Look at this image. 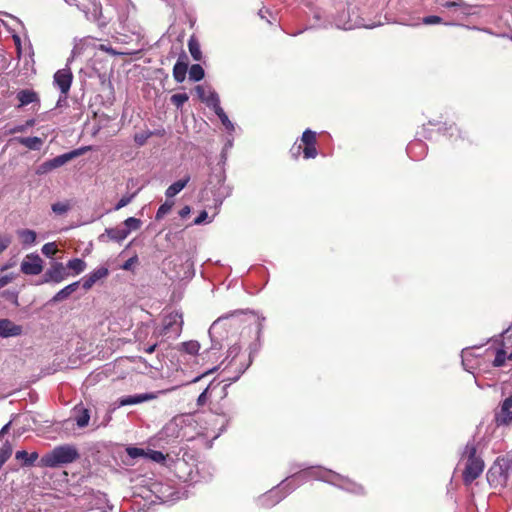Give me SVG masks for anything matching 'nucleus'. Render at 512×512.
Wrapping results in <instances>:
<instances>
[{"label": "nucleus", "instance_id": "49530a36", "mask_svg": "<svg viewBox=\"0 0 512 512\" xmlns=\"http://www.w3.org/2000/svg\"><path fill=\"white\" fill-rule=\"evenodd\" d=\"M152 135L151 132H142V133H138L134 136V140L135 142L139 145V146H142L146 143L147 139Z\"/></svg>", "mask_w": 512, "mask_h": 512}, {"label": "nucleus", "instance_id": "9d476101", "mask_svg": "<svg viewBox=\"0 0 512 512\" xmlns=\"http://www.w3.org/2000/svg\"><path fill=\"white\" fill-rule=\"evenodd\" d=\"M128 236V219L115 228H106L105 232L99 236L100 241L110 240L115 243H121Z\"/></svg>", "mask_w": 512, "mask_h": 512}, {"label": "nucleus", "instance_id": "f3484780", "mask_svg": "<svg viewBox=\"0 0 512 512\" xmlns=\"http://www.w3.org/2000/svg\"><path fill=\"white\" fill-rule=\"evenodd\" d=\"M23 332L21 325L15 324L10 319H0V337L9 338L20 336Z\"/></svg>", "mask_w": 512, "mask_h": 512}, {"label": "nucleus", "instance_id": "2f4dec72", "mask_svg": "<svg viewBox=\"0 0 512 512\" xmlns=\"http://www.w3.org/2000/svg\"><path fill=\"white\" fill-rule=\"evenodd\" d=\"M188 48L191 56L195 61H200L202 58V53L200 49V45L194 38H191L188 42Z\"/></svg>", "mask_w": 512, "mask_h": 512}, {"label": "nucleus", "instance_id": "e433bc0d", "mask_svg": "<svg viewBox=\"0 0 512 512\" xmlns=\"http://www.w3.org/2000/svg\"><path fill=\"white\" fill-rule=\"evenodd\" d=\"M189 97L186 93H177L173 94L170 98L172 104H174L177 108H181L184 103L188 101Z\"/></svg>", "mask_w": 512, "mask_h": 512}, {"label": "nucleus", "instance_id": "e2e57ef3", "mask_svg": "<svg viewBox=\"0 0 512 512\" xmlns=\"http://www.w3.org/2000/svg\"><path fill=\"white\" fill-rule=\"evenodd\" d=\"M190 212H191L190 207H189V206H184V207L179 211V216H180L181 218H186V217H188V216H189Z\"/></svg>", "mask_w": 512, "mask_h": 512}, {"label": "nucleus", "instance_id": "f704fd0d", "mask_svg": "<svg viewBox=\"0 0 512 512\" xmlns=\"http://www.w3.org/2000/svg\"><path fill=\"white\" fill-rule=\"evenodd\" d=\"M301 140L305 146L315 145L316 133L310 129H306L302 134Z\"/></svg>", "mask_w": 512, "mask_h": 512}, {"label": "nucleus", "instance_id": "3c124183", "mask_svg": "<svg viewBox=\"0 0 512 512\" xmlns=\"http://www.w3.org/2000/svg\"><path fill=\"white\" fill-rule=\"evenodd\" d=\"M150 492L151 491L149 489H147V488L142 489L141 493H137L136 491L133 490L132 494L130 495V498L136 499V497L140 496L141 498L146 499V498L150 497ZM130 502L134 503L136 501L130 499Z\"/></svg>", "mask_w": 512, "mask_h": 512}, {"label": "nucleus", "instance_id": "4468645a", "mask_svg": "<svg viewBox=\"0 0 512 512\" xmlns=\"http://www.w3.org/2000/svg\"><path fill=\"white\" fill-rule=\"evenodd\" d=\"M512 395L506 398L500 407V410L495 413V422L498 426H506L512 423Z\"/></svg>", "mask_w": 512, "mask_h": 512}, {"label": "nucleus", "instance_id": "0e129e2a", "mask_svg": "<svg viewBox=\"0 0 512 512\" xmlns=\"http://www.w3.org/2000/svg\"><path fill=\"white\" fill-rule=\"evenodd\" d=\"M128 405V396H123L118 403H114V408Z\"/></svg>", "mask_w": 512, "mask_h": 512}, {"label": "nucleus", "instance_id": "f257e3e1", "mask_svg": "<svg viewBox=\"0 0 512 512\" xmlns=\"http://www.w3.org/2000/svg\"><path fill=\"white\" fill-rule=\"evenodd\" d=\"M134 341L140 351L152 353L157 347V335L151 316L147 314V320L141 322L134 331Z\"/></svg>", "mask_w": 512, "mask_h": 512}, {"label": "nucleus", "instance_id": "6ab92c4d", "mask_svg": "<svg viewBox=\"0 0 512 512\" xmlns=\"http://www.w3.org/2000/svg\"><path fill=\"white\" fill-rule=\"evenodd\" d=\"M168 390H159L156 392H145L130 395V405L140 404L146 401L157 399L160 395L165 394Z\"/></svg>", "mask_w": 512, "mask_h": 512}, {"label": "nucleus", "instance_id": "423d86ee", "mask_svg": "<svg viewBox=\"0 0 512 512\" xmlns=\"http://www.w3.org/2000/svg\"><path fill=\"white\" fill-rule=\"evenodd\" d=\"M183 326L182 314L174 311L166 315L162 320L160 335L167 337H178Z\"/></svg>", "mask_w": 512, "mask_h": 512}, {"label": "nucleus", "instance_id": "680f3d73", "mask_svg": "<svg viewBox=\"0 0 512 512\" xmlns=\"http://www.w3.org/2000/svg\"><path fill=\"white\" fill-rule=\"evenodd\" d=\"M12 279L13 278L11 276H8V275L0 277V288L4 287L8 283H10L12 281Z\"/></svg>", "mask_w": 512, "mask_h": 512}, {"label": "nucleus", "instance_id": "603ef678", "mask_svg": "<svg viewBox=\"0 0 512 512\" xmlns=\"http://www.w3.org/2000/svg\"><path fill=\"white\" fill-rule=\"evenodd\" d=\"M126 359L125 358H120V359H117L114 363V369L119 372V378H124L125 376L122 374V372L120 371L123 367H125V364H126Z\"/></svg>", "mask_w": 512, "mask_h": 512}, {"label": "nucleus", "instance_id": "ea45409f", "mask_svg": "<svg viewBox=\"0 0 512 512\" xmlns=\"http://www.w3.org/2000/svg\"><path fill=\"white\" fill-rule=\"evenodd\" d=\"M41 251L46 257H52L57 252V246L54 242H49L43 245Z\"/></svg>", "mask_w": 512, "mask_h": 512}, {"label": "nucleus", "instance_id": "58836bf2", "mask_svg": "<svg viewBox=\"0 0 512 512\" xmlns=\"http://www.w3.org/2000/svg\"><path fill=\"white\" fill-rule=\"evenodd\" d=\"M183 348L188 354H197L200 349V344L197 341H188L183 343Z\"/></svg>", "mask_w": 512, "mask_h": 512}, {"label": "nucleus", "instance_id": "f8f14e48", "mask_svg": "<svg viewBox=\"0 0 512 512\" xmlns=\"http://www.w3.org/2000/svg\"><path fill=\"white\" fill-rule=\"evenodd\" d=\"M484 470V462L480 459L468 460L463 472V480L465 484H471L477 479Z\"/></svg>", "mask_w": 512, "mask_h": 512}, {"label": "nucleus", "instance_id": "4d7b16f0", "mask_svg": "<svg viewBox=\"0 0 512 512\" xmlns=\"http://www.w3.org/2000/svg\"><path fill=\"white\" fill-rule=\"evenodd\" d=\"M238 378H239V375H238V376H236V377H234V378H232V379H229V380H228L229 382H228L227 384H225V385L221 388V389H222V396H221V398H225V397L227 396V394H228V391H227L228 387L231 385V383H232V382L237 381V380H238Z\"/></svg>", "mask_w": 512, "mask_h": 512}, {"label": "nucleus", "instance_id": "5fc2aeb1", "mask_svg": "<svg viewBox=\"0 0 512 512\" xmlns=\"http://www.w3.org/2000/svg\"><path fill=\"white\" fill-rule=\"evenodd\" d=\"M207 218H208V213H207L205 210H203V211H201V212H200V214H199V215L194 219L193 223H194L195 225H201V224H203V223L206 221V219H207Z\"/></svg>", "mask_w": 512, "mask_h": 512}, {"label": "nucleus", "instance_id": "39448f33", "mask_svg": "<svg viewBox=\"0 0 512 512\" xmlns=\"http://www.w3.org/2000/svg\"><path fill=\"white\" fill-rule=\"evenodd\" d=\"M440 7L449 10L458 19H464L476 14V6L466 3L464 0H437Z\"/></svg>", "mask_w": 512, "mask_h": 512}, {"label": "nucleus", "instance_id": "338daca9", "mask_svg": "<svg viewBox=\"0 0 512 512\" xmlns=\"http://www.w3.org/2000/svg\"><path fill=\"white\" fill-rule=\"evenodd\" d=\"M336 25H337V27L342 28L344 30H350L353 28L352 24H348V23L341 24L339 21L336 22Z\"/></svg>", "mask_w": 512, "mask_h": 512}, {"label": "nucleus", "instance_id": "a18cd8bd", "mask_svg": "<svg viewBox=\"0 0 512 512\" xmlns=\"http://www.w3.org/2000/svg\"><path fill=\"white\" fill-rule=\"evenodd\" d=\"M11 236L8 234H0V254L5 251L11 244Z\"/></svg>", "mask_w": 512, "mask_h": 512}, {"label": "nucleus", "instance_id": "c756f323", "mask_svg": "<svg viewBox=\"0 0 512 512\" xmlns=\"http://www.w3.org/2000/svg\"><path fill=\"white\" fill-rule=\"evenodd\" d=\"M167 457H168V455H164L161 451H155V450L148 449L147 453H146V460H150L152 462L160 463L163 465H167L166 464Z\"/></svg>", "mask_w": 512, "mask_h": 512}, {"label": "nucleus", "instance_id": "8fccbe9b", "mask_svg": "<svg viewBox=\"0 0 512 512\" xmlns=\"http://www.w3.org/2000/svg\"><path fill=\"white\" fill-rule=\"evenodd\" d=\"M53 170L50 160L43 162L38 166L37 174H46Z\"/></svg>", "mask_w": 512, "mask_h": 512}, {"label": "nucleus", "instance_id": "7ed1b4c3", "mask_svg": "<svg viewBox=\"0 0 512 512\" xmlns=\"http://www.w3.org/2000/svg\"><path fill=\"white\" fill-rule=\"evenodd\" d=\"M307 474L308 472H304L301 474H295L292 477L287 478L285 481L281 483L280 487L273 488L268 493L262 495L259 498V504L265 508L274 506L286 496V493H282L284 489L290 487L292 482H303L304 480H306Z\"/></svg>", "mask_w": 512, "mask_h": 512}, {"label": "nucleus", "instance_id": "774afa93", "mask_svg": "<svg viewBox=\"0 0 512 512\" xmlns=\"http://www.w3.org/2000/svg\"><path fill=\"white\" fill-rule=\"evenodd\" d=\"M10 424H11V422L7 423L6 425H4V426L2 427V429L0 430V437H1V436H3L5 433H7V432H8L9 427H10Z\"/></svg>", "mask_w": 512, "mask_h": 512}, {"label": "nucleus", "instance_id": "7c9ffc66", "mask_svg": "<svg viewBox=\"0 0 512 512\" xmlns=\"http://www.w3.org/2000/svg\"><path fill=\"white\" fill-rule=\"evenodd\" d=\"M217 387H219V383L214 384V381L210 382V384L198 396L197 405L198 406H204L206 404L207 400H208L209 393L214 391Z\"/></svg>", "mask_w": 512, "mask_h": 512}, {"label": "nucleus", "instance_id": "37998d69", "mask_svg": "<svg viewBox=\"0 0 512 512\" xmlns=\"http://www.w3.org/2000/svg\"><path fill=\"white\" fill-rule=\"evenodd\" d=\"M147 451L142 448L130 447V459L142 457L146 459Z\"/></svg>", "mask_w": 512, "mask_h": 512}, {"label": "nucleus", "instance_id": "052dcab7", "mask_svg": "<svg viewBox=\"0 0 512 512\" xmlns=\"http://www.w3.org/2000/svg\"><path fill=\"white\" fill-rule=\"evenodd\" d=\"M126 205H128V197L127 196H123L119 202L116 204L114 210H119L121 209L122 207H125Z\"/></svg>", "mask_w": 512, "mask_h": 512}, {"label": "nucleus", "instance_id": "6e6d98bb", "mask_svg": "<svg viewBox=\"0 0 512 512\" xmlns=\"http://www.w3.org/2000/svg\"><path fill=\"white\" fill-rule=\"evenodd\" d=\"M423 146L424 145L421 141H415L408 146L407 152L412 157L413 150L416 148H423Z\"/></svg>", "mask_w": 512, "mask_h": 512}, {"label": "nucleus", "instance_id": "79ce46f5", "mask_svg": "<svg viewBox=\"0 0 512 512\" xmlns=\"http://www.w3.org/2000/svg\"><path fill=\"white\" fill-rule=\"evenodd\" d=\"M506 360V352L502 349L497 350L496 356L493 361V366L501 367L504 365Z\"/></svg>", "mask_w": 512, "mask_h": 512}, {"label": "nucleus", "instance_id": "1a4fd4ad", "mask_svg": "<svg viewBox=\"0 0 512 512\" xmlns=\"http://www.w3.org/2000/svg\"><path fill=\"white\" fill-rule=\"evenodd\" d=\"M69 273L66 267L60 262H54L48 268L44 275L41 283H60L68 277Z\"/></svg>", "mask_w": 512, "mask_h": 512}, {"label": "nucleus", "instance_id": "de8ad7c7", "mask_svg": "<svg viewBox=\"0 0 512 512\" xmlns=\"http://www.w3.org/2000/svg\"><path fill=\"white\" fill-rule=\"evenodd\" d=\"M303 153L304 158L306 159L315 158L317 156V150L315 145L305 146Z\"/></svg>", "mask_w": 512, "mask_h": 512}, {"label": "nucleus", "instance_id": "bb28decb", "mask_svg": "<svg viewBox=\"0 0 512 512\" xmlns=\"http://www.w3.org/2000/svg\"><path fill=\"white\" fill-rule=\"evenodd\" d=\"M214 101H216L214 99ZM215 114L219 117V119L221 120V123L225 126V128L227 130H234V125L233 123L229 120L228 116L226 115V113L224 112V110L222 109V107L220 106V103H217V102H214V108H213Z\"/></svg>", "mask_w": 512, "mask_h": 512}, {"label": "nucleus", "instance_id": "c85d7f7f", "mask_svg": "<svg viewBox=\"0 0 512 512\" xmlns=\"http://www.w3.org/2000/svg\"><path fill=\"white\" fill-rule=\"evenodd\" d=\"M66 269H70L75 275H78L86 269V263L80 258H74L68 261Z\"/></svg>", "mask_w": 512, "mask_h": 512}, {"label": "nucleus", "instance_id": "dca6fc26", "mask_svg": "<svg viewBox=\"0 0 512 512\" xmlns=\"http://www.w3.org/2000/svg\"><path fill=\"white\" fill-rule=\"evenodd\" d=\"M90 150V147H82L75 150H72L68 153L61 154L59 156L50 159L51 165L53 169L59 168L65 165L70 160L84 154L86 151Z\"/></svg>", "mask_w": 512, "mask_h": 512}, {"label": "nucleus", "instance_id": "4be33fe9", "mask_svg": "<svg viewBox=\"0 0 512 512\" xmlns=\"http://www.w3.org/2000/svg\"><path fill=\"white\" fill-rule=\"evenodd\" d=\"M79 285L80 281H76L65 286L52 297L51 302L57 303L67 299L68 297H70L72 293H74L78 289Z\"/></svg>", "mask_w": 512, "mask_h": 512}, {"label": "nucleus", "instance_id": "6e6552de", "mask_svg": "<svg viewBox=\"0 0 512 512\" xmlns=\"http://www.w3.org/2000/svg\"><path fill=\"white\" fill-rule=\"evenodd\" d=\"M327 477H319L321 480L330 482L334 485L339 486L342 489H345L347 491L353 492V493H362L363 487L361 485H358L332 471H329L326 473Z\"/></svg>", "mask_w": 512, "mask_h": 512}, {"label": "nucleus", "instance_id": "aec40b11", "mask_svg": "<svg viewBox=\"0 0 512 512\" xmlns=\"http://www.w3.org/2000/svg\"><path fill=\"white\" fill-rule=\"evenodd\" d=\"M130 369L138 372V373H151L153 369V365L148 364L147 361L143 360L141 357H130ZM155 370H158L157 367H154Z\"/></svg>", "mask_w": 512, "mask_h": 512}, {"label": "nucleus", "instance_id": "2eb2a0df", "mask_svg": "<svg viewBox=\"0 0 512 512\" xmlns=\"http://www.w3.org/2000/svg\"><path fill=\"white\" fill-rule=\"evenodd\" d=\"M108 275V269L106 267H98L94 269L92 272L84 276L80 283L84 290H89L93 287V285L99 280L105 278Z\"/></svg>", "mask_w": 512, "mask_h": 512}, {"label": "nucleus", "instance_id": "4c0bfd02", "mask_svg": "<svg viewBox=\"0 0 512 512\" xmlns=\"http://www.w3.org/2000/svg\"><path fill=\"white\" fill-rule=\"evenodd\" d=\"M51 208L55 214L63 215L70 209V205L67 202H57L52 204Z\"/></svg>", "mask_w": 512, "mask_h": 512}, {"label": "nucleus", "instance_id": "473e14b6", "mask_svg": "<svg viewBox=\"0 0 512 512\" xmlns=\"http://www.w3.org/2000/svg\"><path fill=\"white\" fill-rule=\"evenodd\" d=\"M204 69L199 64H193L189 69V78L193 81H200L204 78Z\"/></svg>", "mask_w": 512, "mask_h": 512}, {"label": "nucleus", "instance_id": "72a5a7b5", "mask_svg": "<svg viewBox=\"0 0 512 512\" xmlns=\"http://www.w3.org/2000/svg\"><path fill=\"white\" fill-rule=\"evenodd\" d=\"M477 448L474 441H470L466 444L465 449L463 451V457L468 460L480 459V457L476 456Z\"/></svg>", "mask_w": 512, "mask_h": 512}, {"label": "nucleus", "instance_id": "69168bd1", "mask_svg": "<svg viewBox=\"0 0 512 512\" xmlns=\"http://www.w3.org/2000/svg\"><path fill=\"white\" fill-rule=\"evenodd\" d=\"M25 130H26V126H24V125H18V126H15V127L11 128V129L9 130V133H10V134H15V133L23 132V131H25Z\"/></svg>", "mask_w": 512, "mask_h": 512}, {"label": "nucleus", "instance_id": "412c9836", "mask_svg": "<svg viewBox=\"0 0 512 512\" xmlns=\"http://www.w3.org/2000/svg\"><path fill=\"white\" fill-rule=\"evenodd\" d=\"M17 99L19 101L18 107H24L31 103L39 102V97L37 93L29 89L20 90L17 93Z\"/></svg>", "mask_w": 512, "mask_h": 512}, {"label": "nucleus", "instance_id": "13d9d810", "mask_svg": "<svg viewBox=\"0 0 512 512\" xmlns=\"http://www.w3.org/2000/svg\"><path fill=\"white\" fill-rule=\"evenodd\" d=\"M240 352V346L233 345L228 350V357L235 358Z\"/></svg>", "mask_w": 512, "mask_h": 512}, {"label": "nucleus", "instance_id": "bf43d9fd", "mask_svg": "<svg viewBox=\"0 0 512 512\" xmlns=\"http://www.w3.org/2000/svg\"><path fill=\"white\" fill-rule=\"evenodd\" d=\"M141 226V221L134 217H130V231L137 230Z\"/></svg>", "mask_w": 512, "mask_h": 512}, {"label": "nucleus", "instance_id": "20e7f679", "mask_svg": "<svg viewBox=\"0 0 512 512\" xmlns=\"http://www.w3.org/2000/svg\"><path fill=\"white\" fill-rule=\"evenodd\" d=\"M70 6H76L82 11L87 20L96 22L99 27L105 26L106 21L101 20V4L95 0H64Z\"/></svg>", "mask_w": 512, "mask_h": 512}, {"label": "nucleus", "instance_id": "cd10ccee", "mask_svg": "<svg viewBox=\"0 0 512 512\" xmlns=\"http://www.w3.org/2000/svg\"><path fill=\"white\" fill-rule=\"evenodd\" d=\"M17 460L23 461V464L26 466H31L35 463V461L38 459V453L32 452L28 453L25 450L17 451L15 455Z\"/></svg>", "mask_w": 512, "mask_h": 512}, {"label": "nucleus", "instance_id": "b1692460", "mask_svg": "<svg viewBox=\"0 0 512 512\" xmlns=\"http://www.w3.org/2000/svg\"><path fill=\"white\" fill-rule=\"evenodd\" d=\"M189 181H190V176H186L185 178L178 180V181L174 182L173 184H171L166 189V192H165L166 197L172 198L175 195H177L180 191H182L185 188V186L188 184Z\"/></svg>", "mask_w": 512, "mask_h": 512}, {"label": "nucleus", "instance_id": "393cba45", "mask_svg": "<svg viewBox=\"0 0 512 512\" xmlns=\"http://www.w3.org/2000/svg\"><path fill=\"white\" fill-rule=\"evenodd\" d=\"M187 68V63L182 61L181 57H179V59L177 60L173 67V77L176 80V82L181 83L185 80Z\"/></svg>", "mask_w": 512, "mask_h": 512}, {"label": "nucleus", "instance_id": "a19ab883", "mask_svg": "<svg viewBox=\"0 0 512 512\" xmlns=\"http://www.w3.org/2000/svg\"><path fill=\"white\" fill-rule=\"evenodd\" d=\"M90 415L86 409H84L80 415L76 417V424L78 427L83 428L88 425Z\"/></svg>", "mask_w": 512, "mask_h": 512}, {"label": "nucleus", "instance_id": "09e8293b", "mask_svg": "<svg viewBox=\"0 0 512 512\" xmlns=\"http://www.w3.org/2000/svg\"><path fill=\"white\" fill-rule=\"evenodd\" d=\"M99 48L105 52H108L112 55H125L127 54L126 52L124 51H117L116 49H114L111 45L109 44H101L99 46Z\"/></svg>", "mask_w": 512, "mask_h": 512}, {"label": "nucleus", "instance_id": "864d4df0", "mask_svg": "<svg viewBox=\"0 0 512 512\" xmlns=\"http://www.w3.org/2000/svg\"><path fill=\"white\" fill-rule=\"evenodd\" d=\"M442 22V18L439 16L431 15L423 18V23L426 25L439 24Z\"/></svg>", "mask_w": 512, "mask_h": 512}, {"label": "nucleus", "instance_id": "c03bdc74", "mask_svg": "<svg viewBox=\"0 0 512 512\" xmlns=\"http://www.w3.org/2000/svg\"><path fill=\"white\" fill-rule=\"evenodd\" d=\"M3 297L9 301L10 303L14 304L15 306H18V293L16 291H5L3 293Z\"/></svg>", "mask_w": 512, "mask_h": 512}, {"label": "nucleus", "instance_id": "a211bd4d", "mask_svg": "<svg viewBox=\"0 0 512 512\" xmlns=\"http://www.w3.org/2000/svg\"><path fill=\"white\" fill-rule=\"evenodd\" d=\"M195 91L199 99L204 102L209 108H214V99L217 103H220L219 95L209 87L198 85L195 87Z\"/></svg>", "mask_w": 512, "mask_h": 512}, {"label": "nucleus", "instance_id": "f03ea898", "mask_svg": "<svg viewBox=\"0 0 512 512\" xmlns=\"http://www.w3.org/2000/svg\"><path fill=\"white\" fill-rule=\"evenodd\" d=\"M79 457L78 451L71 445H61L55 447L51 452L41 457L39 465L41 467H58L64 464L74 462Z\"/></svg>", "mask_w": 512, "mask_h": 512}, {"label": "nucleus", "instance_id": "5701e85b", "mask_svg": "<svg viewBox=\"0 0 512 512\" xmlns=\"http://www.w3.org/2000/svg\"><path fill=\"white\" fill-rule=\"evenodd\" d=\"M15 140L30 150H40L43 145V140L37 136L17 137Z\"/></svg>", "mask_w": 512, "mask_h": 512}, {"label": "nucleus", "instance_id": "0eeeda50", "mask_svg": "<svg viewBox=\"0 0 512 512\" xmlns=\"http://www.w3.org/2000/svg\"><path fill=\"white\" fill-rule=\"evenodd\" d=\"M511 464L512 462L507 459L497 460L488 472L489 482L505 485L509 478L508 470Z\"/></svg>", "mask_w": 512, "mask_h": 512}, {"label": "nucleus", "instance_id": "ddd939ff", "mask_svg": "<svg viewBox=\"0 0 512 512\" xmlns=\"http://www.w3.org/2000/svg\"><path fill=\"white\" fill-rule=\"evenodd\" d=\"M73 75L70 69H61L54 74V85L60 90L61 94L64 95V99L70 90L72 84Z\"/></svg>", "mask_w": 512, "mask_h": 512}, {"label": "nucleus", "instance_id": "a878e982", "mask_svg": "<svg viewBox=\"0 0 512 512\" xmlns=\"http://www.w3.org/2000/svg\"><path fill=\"white\" fill-rule=\"evenodd\" d=\"M17 235L21 240L23 246H31L36 241V232L30 229H19Z\"/></svg>", "mask_w": 512, "mask_h": 512}, {"label": "nucleus", "instance_id": "c9c22d12", "mask_svg": "<svg viewBox=\"0 0 512 512\" xmlns=\"http://www.w3.org/2000/svg\"><path fill=\"white\" fill-rule=\"evenodd\" d=\"M174 205V202L173 201H166L165 203H163L157 210V213H156V219L157 220H160L162 219L166 214H168L172 207Z\"/></svg>", "mask_w": 512, "mask_h": 512}, {"label": "nucleus", "instance_id": "9b49d317", "mask_svg": "<svg viewBox=\"0 0 512 512\" xmlns=\"http://www.w3.org/2000/svg\"><path fill=\"white\" fill-rule=\"evenodd\" d=\"M43 269V261L39 255L28 254L21 263V271L26 275H38Z\"/></svg>", "mask_w": 512, "mask_h": 512}]
</instances>
